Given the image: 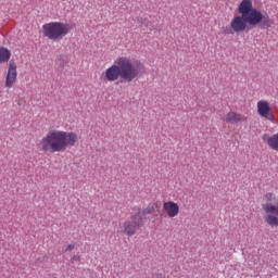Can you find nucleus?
Returning <instances> with one entry per match:
<instances>
[{
    "label": "nucleus",
    "instance_id": "f3484780",
    "mask_svg": "<svg viewBox=\"0 0 278 278\" xmlns=\"http://www.w3.org/2000/svg\"><path fill=\"white\" fill-rule=\"evenodd\" d=\"M264 203H273V201H277V197L271 192H267L263 195Z\"/></svg>",
    "mask_w": 278,
    "mask_h": 278
},
{
    "label": "nucleus",
    "instance_id": "f8f14e48",
    "mask_svg": "<svg viewBox=\"0 0 278 278\" xmlns=\"http://www.w3.org/2000/svg\"><path fill=\"white\" fill-rule=\"evenodd\" d=\"M263 140L268 144L269 149L278 151V132L273 136L264 135Z\"/></svg>",
    "mask_w": 278,
    "mask_h": 278
},
{
    "label": "nucleus",
    "instance_id": "0eeeda50",
    "mask_svg": "<svg viewBox=\"0 0 278 278\" xmlns=\"http://www.w3.org/2000/svg\"><path fill=\"white\" fill-rule=\"evenodd\" d=\"M256 110L258 116L264 118L265 121H269V123H275V115L273 114V109H270V104L268 101L261 100L256 103Z\"/></svg>",
    "mask_w": 278,
    "mask_h": 278
},
{
    "label": "nucleus",
    "instance_id": "6ab92c4d",
    "mask_svg": "<svg viewBox=\"0 0 278 278\" xmlns=\"http://www.w3.org/2000/svg\"><path fill=\"white\" fill-rule=\"evenodd\" d=\"M73 249H75V244L67 245L66 249H65V253H68L70 251H73Z\"/></svg>",
    "mask_w": 278,
    "mask_h": 278
},
{
    "label": "nucleus",
    "instance_id": "9b49d317",
    "mask_svg": "<svg viewBox=\"0 0 278 278\" xmlns=\"http://www.w3.org/2000/svg\"><path fill=\"white\" fill-rule=\"evenodd\" d=\"M157 208V204L150 203L146 208L141 210L138 208L135 216H139V218H142V216H149L151 214L155 213V210Z\"/></svg>",
    "mask_w": 278,
    "mask_h": 278
},
{
    "label": "nucleus",
    "instance_id": "6e6552de",
    "mask_svg": "<svg viewBox=\"0 0 278 278\" xmlns=\"http://www.w3.org/2000/svg\"><path fill=\"white\" fill-rule=\"evenodd\" d=\"M16 77H18V73L16 72V62L11 60L9 62V70L4 83L5 88H12L14 84H16Z\"/></svg>",
    "mask_w": 278,
    "mask_h": 278
},
{
    "label": "nucleus",
    "instance_id": "aec40b11",
    "mask_svg": "<svg viewBox=\"0 0 278 278\" xmlns=\"http://www.w3.org/2000/svg\"><path fill=\"white\" fill-rule=\"evenodd\" d=\"M224 34H231V30H224Z\"/></svg>",
    "mask_w": 278,
    "mask_h": 278
},
{
    "label": "nucleus",
    "instance_id": "2eb2a0df",
    "mask_svg": "<svg viewBox=\"0 0 278 278\" xmlns=\"http://www.w3.org/2000/svg\"><path fill=\"white\" fill-rule=\"evenodd\" d=\"M265 223H267L269 227H278V215H271V214L266 215Z\"/></svg>",
    "mask_w": 278,
    "mask_h": 278
},
{
    "label": "nucleus",
    "instance_id": "7ed1b4c3",
    "mask_svg": "<svg viewBox=\"0 0 278 278\" xmlns=\"http://www.w3.org/2000/svg\"><path fill=\"white\" fill-rule=\"evenodd\" d=\"M43 36L49 38V40H53L54 42L58 40H62L65 36H68L71 29V24H64L61 22H50L42 26Z\"/></svg>",
    "mask_w": 278,
    "mask_h": 278
},
{
    "label": "nucleus",
    "instance_id": "4468645a",
    "mask_svg": "<svg viewBox=\"0 0 278 278\" xmlns=\"http://www.w3.org/2000/svg\"><path fill=\"white\" fill-rule=\"evenodd\" d=\"M10 55V50L5 48H0V64H5V62H9Z\"/></svg>",
    "mask_w": 278,
    "mask_h": 278
},
{
    "label": "nucleus",
    "instance_id": "f03ea898",
    "mask_svg": "<svg viewBox=\"0 0 278 278\" xmlns=\"http://www.w3.org/2000/svg\"><path fill=\"white\" fill-rule=\"evenodd\" d=\"M77 140L79 138L74 131L51 129L40 139L38 147L43 153H64L68 147H75Z\"/></svg>",
    "mask_w": 278,
    "mask_h": 278
},
{
    "label": "nucleus",
    "instance_id": "39448f33",
    "mask_svg": "<svg viewBox=\"0 0 278 278\" xmlns=\"http://www.w3.org/2000/svg\"><path fill=\"white\" fill-rule=\"evenodd\" d=\"M252 12V26L255 27L256 25H262V29H269L275 25V21L270 18L268 13H262L257 9H254Z\"/></svg>",
    "mask_w": 278,
    "mask_h": 278
},
{
    "label": "nucleus",
    "instance_id": "dca6fc26",
    "mask_svg": "<svg viewBox=\"0 0 278 278\" xmlns=\"http://www.w3.org/2000/svg\"><path fill=\"white\" fill-rule=\"evenodd\" d=\"M238 8L242 10H248L250 12H253V10H255V8H253V0H242Z\"/></svg>",
    "mask_w": 278,
    "mask_h": 278
},
{
    "label": "nucleus",
    "instance_id": "9d476101",
    "mask_svg": "<svg viewBox=\"0 0 278 278\" xmlns=\"http://www.w3.org/2000/svg\"><path fill=\"white\" fill-rule=\"evenodd\" d=\"M243 121H247V117L240 113L236 112H229L226 114L225 122L230 123L231 125H236L238 123H243Z\"/></svg>",
    "mask_w": 278,
    "mask_h": 278
},
{
    "label": "nucleus",
    "instance_id": "f257e3e1",
    "mask_svg": "<svg viewBox=\"0 0 278 278\" xmlns=\"http://www.w3.org/2000/svg\"><path fill=\"white\" fill-rule=\"evenodd\" d=\"M144 65L140 61L132 62L127 56H118L113 65L104 72L106 81H118L119 84H131L144 75Z\"/></svg>",
    "mask_w": 278,
    "mask_h": 278
},
{
    "label": "nucleus",
    "instance_id": "423d86ee",
    "mask_svg": "<svg viewBox=\"0 0 278 278\" xmlns=\"http://www.w3.org/2000/svg\"><path fill=\"white\" fill-rule=\"evenodd\" d=\"M144 219L139 215H132L130 219L126 220L123 224V231L131 238V236H136V231L142 227Z\"/></svg>",
    "mask_w": 278,
    "mask_h": 278
},
{
    "label": "nucleus",
    "instance_id": "ddd939ff",
    "mask_svg": "<svg viewBox=\"0 0 278 278\" xmlns=\"http://www.w3.org/2000/svg\"><path fill=\"white\" fill-rule=\"evenodd\" d=\"M262 210L265 214H271V216H278V203H265L262 204Z\"/></svg>",
    "mask_w": 278,
    "mask_h": 278
},
{
    "label": "nucleus",
    "instance_id": "20e7f679",
    "mask_svg": "<svg viewBox=\"0 0 278 278\" xmlns=\"http://www.w3.org/2000/svg\"><path fill=\"white\" fill-rule=\"evenodd\" d=\"M238 12L241 15L235 16L230 22V28L232 31H235V34L244 31L247 29V25L253 26L252 11L240 9L238 7Z\"/></svg>",
    "mask_w": 278,
    "mask_h": 278
},
{
    "label": "nucleus",
    "instance_id": "1a4fd4ad",
    "mask_svg": "<svg viewBox=\"0 0 278 278\" xmlns=\"http://www.w3.org/2000/svg\"><path fill=\"white\" fill-rule=\"evenodd\" d=\"M163 210L166 212L168 218H175L176 216H179V204L173 201L164 202Z\"/></svg>",
    "mask_w": 278,
    "mask_h": 278
},
{
    "label": "nucleus",
    "instance_id": "a211bd4d",
    "mask_svg": "<svg viewBox=\"0 0 278 278\" xmlns=\"http://www.w3.org/2000/svg\"><path fill=\"white\" fill-rule=\"evenodd\" d=\"M72 262H81V256H79L78 254L74 255L72 257Z\"/></svg>",
    "mask_w": 278,
    "mask_h": 278
}]
</instances>
